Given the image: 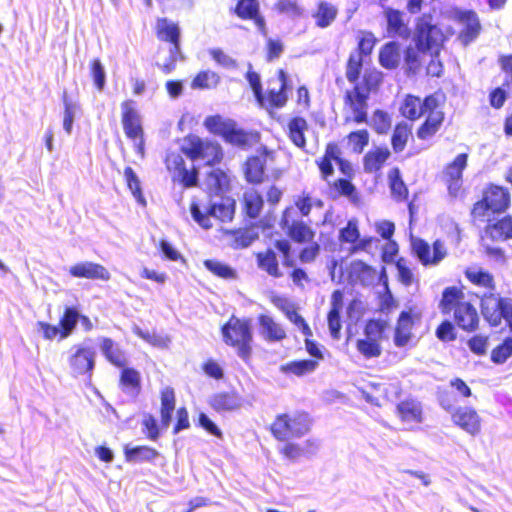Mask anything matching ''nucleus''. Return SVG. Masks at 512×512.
Listing matches in <instances>:
<instances>
[{"mask_svg":"<svg viewBox=\"0 0 512 512\" xmlns=\"http://www.w3.org/2000/svg\"><path fill=\"white\" fill-rule=\"evenodd\" d=\"M277 77L280 81V87L276 89H268L263 93V99L258 104L262 107L270 109H280L286 106L288 102L289 77L284 69L277 70Z\"/></svg>","mask_w":512,"mask_h":512,"instance_id":"obj_24","label":"nucleus"},{"mask_svg":"<svg viewBox=\"0 0 512 512\" xmlns=\"http://www.w3.org/2000/svg\"><path fill=\"white\" fill-rule=\"evenodd\" d=\"M346 140L348 147H350L353 152L360 154L369 144L370 134L367 129H358L348 133Z\"/></svg>","mask_w":512,"mask_h":512,"instance_id":"obj_59","label":"nucleus"},{"mask_svg":"<svg viewBox=\"0 0 512 512\" xmlns=\"http://www.w3.org/2000/svg\"><path fill=\"white\" fill-rule=\"evenodd\" d=\"M511 206V193L507 187L489 183L483 191L481 198L471 208V216L477 220H484L489 214H502Z\"/></svg>","mask_w":512,"mask_h":512,"instance_id":"obj_8","label":"nucleus"},{"mask_svg":"<svg viewBox=\"0 0 512 512\" xmlns=\"http://www.w3.org/2000/svg\"><path fill=\"white\" fill-rule=\"evenodd\" d=\"M180 151L190 160H203L210 167L220 164L224 158L223 148L218 142L203 140L196 135L186 136Z\"/></svg>","mask_w":512,"mask_h":512,"instance_id":"obj_10","label":"nucleus"},{"mask_svg":"<svg viewBox=\"0 0 512 512\" xmlns=\"http://www.w3.org/2000/svg\"><path fill=\"white\" fill-rule=\"evenodd\" d=\"M204 127L213 135L220 136L226 143L240 148H248L256 144L260 135L258 132H247L238 128L235 121L224 119L220 115L205 118Z\"/></svg>","mask_w":512,"mask_h":512,"instance_id":"obj_5","label":"nucleus"},{"mask_svg":"<svg viewBox=\"0 0 512 512\" xmlns=\"http://www.w3.org/2000/svg\"><path fill=\"white\" fill-rule=\"evenodd\" d=\"M383 81L382 73L376 68L366 69L361 80L350 82L352 88L343 94L344 124H363L368 122L369 99L378 91Z\"/></svg>","mask_w":512,"mask_h":512,"instance_id":"obj_2","label":"nucleus"},{"mask_svg":"<svg viewBox=\"0 0 512 512\" xmlns=\"http://www.w3.org/2000/svg\"><path fill=\"white\" fill-rule=\"evenodd\" d=\"M308 130V123L305 118L296 116L291 118L287 124V135L290 141L298 148L306 147L305 132Z\"/></svg>","mask_w":512,"mask_h":512,"instance_id":"obj_47","label":"nucleus"},{"mask_svg":"<svg viewBox=\"0 0 512 512\" xmlns=\"http://www.w3.org/2000/svg\"><path fill=\"white\" fill-rule=\"evenodd\" d=\"M375 44L376 39L371 33L363 35L358 40L356 51L349 54L346 62L345 75L348 82H354L360 78L364 58L371 55Z\"/></svg>","mask_w":512,"mask_h":512,"instance_id":"obj_16","label":"nucleus"},{"mask_svg":"<svg viewBox=\"0 0 512 512\" xmlns=\"http://www.w3.org/2000/svg\"><path fill=\"white\" fill-rule=\"evenodd\" d=\"M176 407L175 391L172 387H165L160 392V423L167 428L171 422Z\"/></svg>","mask_w":512,"mask_h":512,"instance_id":"obj_46","label":"nucleus"},{"mask_svg":"<svg viewBox=\"0 0 512 512\" xmlns=\"http://www.w3.org/2000/svg\"><path fill=\"white\" fill-rule=\"evenodd\" d=\"M512 356V337H507L491 351V361L496 364L504 363Z\"/></svg>","mask_w":512,"mask_h":512,"instance_id":"obj_63","label":"nucleus"},{"mask_svg":"<svg viewBox=\"0 0 512 512\" xmlns=\"http://www.w3.org/2000/svg\"><path fill=\"white\" fill-rule=\"evenodd\" d=\"M121 124L125 136L135 143L136 152L144 155V129L141 116L137 110V104L132 99L121 102Z\"/></svg>","mask_w":512,"mask_h":512,"instance_id":"obj_14","label":"nucleus"},{"mask_svg":"<svg viewBox=\"0 0 512 512\" xmlns=\"http://www.w3.org/2000/svg\"><path fill=\"white\" fill-rule=\"evenodd\" d=\"M209 405L218 413L229 412L239 409L242 405V400L236 391H221L211 396Z\"/></svg>","mask_w":512,"mask_h":512,"instance_id":"obj_37","label":"nucleus"},{"mask_svg":"<svg viewBox=\"0 0 512 512\" xmlns=\"http://www.w3.org/2000/svg\"><path fill=\"white\" fill-rule=\"evenodd\" d=\"M96 351L89 346L76 345L68 358V364L74 376L91 378L95 368Z\"/></svg>","mask_w":512,"mask_h":512,"instance_id":"obj_20","label":"nucleus"},{"mask_svg":"<svg viewBox=\"0 0 512 512\" xmlns=\"http://www.w3.org/2000/svg\"><path fill=\"white\" fill-rule=\"evenodd\" d=\"M317 368V360L301 359L282 364L279 370L285 375L303 377L313 373Z\"/></svg>","mask_w":512,"mask_h":512,"instance_id":"obj_50","label":"nucleus"},{"mask_svg":"<svg viewBox=\"0 0 512 512\" xmlns=\"http://www.w3.org/2000/svg\"><path fill=\"white\" fill-rule=\"evenodd\" d=\"M337 15L338 9L336 6L327 1H319L312 17L315 20V25L323 29L330 26L337 18Z\"/></svg>","mask_w":512,"mask_h":512,"instance_id":"obj_51","label":"nucleus"},{"mask_svg":"<svg viewBox=\"0 0 512 512\" xmlns=\"http://www.w3.org/2000/svg\"><path fill=\"white\" fill-rule=\"evenodd\" d=\"M453 19L461 25L457 40L464 46L473 43L481 34L482 25L478 14L474 10L455 9Z\"/></svg>","mask_w":512,"mask_h":512,"instance_id":"obj_17","label":"nucleus"},{"mask_svg":"<svg viewBox=\"0 0 512 512\" xmlns=\"http://www.w3.org/2000/svg\"><path fill=\"white\" fill-rule=\"evenodd\" d=\"M452 421L462 430L475 435L480 432L481 418L472 407L457 408L451 415Z\"/></svg>","mask_w":512,"mask_h":512,"instance_id":"obj_33","label":"nucleus"},{"mask_svg":"<svg viewBox=\"0 0 512 512\" xmlns=\"http://www.w3.org/2000/svg\"><path fill=\"white\" fill-rule=\"evenodd\" d=\"M497 62L504 74L503 87L507 90L512 89V53L499 55Z\"/></svg>","mask_w":512,"mask_h":512,"instance_id":"obj_64","label":"nucleus"},{"mask_svg":"<svg viewBox=\"0 0 512 512\" xmlns=\"http://www.w3.org/2000/svg\"><path fill=\"white\" fill-rule=\"evenodd\" d=\"M204 267L214 276L230 280L235 279L236 271L228 264L217 259H206L203 261Z\"/></svg>","mask_w":512,"mask_h":512,"instance_id":"obj_58","label":"nucleus"},{"mask_svg":"<svg viewBox=\"0 0 512 512\" xmlns=\"http://www.w3.org/2000/svg\"><path fill=\"white\" fill-rule=\"evenodd\" d=\"M79 320V311L75 306H66L59 318V331L61 339H66L72 335Z\"/></svg>","mask_w":512,"mask_h":512,"instance_id":"obj_54","label":"nucleus"},{"mask_svg":"<svg viewBox=\"0 0 512 512\" xmlns=\"http://www.w3.org/2000/svg\"><path fill=\"white\" fill-rule=\"evenodd\" d=\"M350 275L365 284L374 279L376 270L361 260H355L350 264Z\"/></svg>","mask_w":512,"mask_h":512,"instance_id":"obj_61","label":"nucleus"},{"mask_svg":"<svg viewBox=\"0 0 512 512\" xmlns=\"http://www.w3.org/2000/svg\"><path fill=\"white\" fill-rule=\"evenodd\" d=\"M241 206L242 213L246 218L257 219L264 207L262 194L255 189L245 191L242 195Z\"/></svg>","mask_w":512,"mask_h":512,"instance_id":"obj_41","label":"nucleus"},{"mask_svg":"<svg viewBox=\"0 0 512 512\" xmlns=\"http://www.w3.org/2000/svg\"><path fill=\"white\" fill-rule=\"evenodd\" d=\"M464 276L472 285L488 291L480 297V310L484 320L491 327L500 326L504 320L512 332V299L495 293L496 282L493 274L481 268L468 267L464 270Z\"/></svg>","mask_w":512,"mask_h":512,"instance_id":"obj_1","label":"nucleus"},{"mask_svg":"<svg viewBox=\"0 0 512 512\" xmlns=\"http://www.w3.org/2000/svg\"><path fill=\"white\" fill-rule=\"evenodd\" d=\"M420 318V314L411 311H402L399 314L394 329V344L397 347L408 345L413 337V329Z\"/></svg>","mask_w":512,"mask_h":512,"instance_id":"obj_25","label":"nucleus"},{"mask_svg":"<svg viewBox=\"0 0 512 512\" xmlns=\"http://www.w3.org/2000/svg\"><path fill=\"white\" fill-rule=\"evenodd\" d=\"M443 107L432 108L423 116V121L416 128V137L419 141H429L440 132L446 119Z\"/></svg>","mask_w":512,"mask_h":512,"instance_id":"obj_23","label":"nucleus"},{"mask_svg":"<svg viewBox=\"0 0 512 512\" xmlns=\"http://www.w3.org/2000/svg\"><path fill=\"white\" fill-rule=\"evenodd\" d=\"M428 55V51L419 46H407L404 49L403 61L407 74L416 75L423 67V57Z\"/></svg>","mask_w":512,"mask_h":512,"instance_id":"obj_45","label":"nucleus"},{"mask_svg":"<svg viewBox=\"0 0 512 512\" xmlns=\"http://www.w3.org/2000/svg\"><path fill=\"white\" fill-rule=\"evenodd\" d=\"M371 127L378 135H386L392 129V117L383 109H375L371 117Z\"/></svg>","mask_w":512,"mask_h":512,"instance_id":"obj_57","label":"nucleus"},{"mask_svg":"<svg viewBox=\"0 0 512 512\" xmlns=\"http://www.w3.org/2000/svg\"><path fill=\"white\" fill-rule=\"evenodd\" d=\"M389 327L382 319H369L363 328V337L357 339L356 349L366 359L378 358L382 354V341Z\"/></svg>","mask_w":512,"mask_h":512,"instance_id":"obj_11","label":"nucleus"},{"mask_svg":"<svg viewBox=\"0 0 512 512\" xmlns=\"http://www.w3.org/2000/svg\"><path fill=\"white\" fill-rule=\"evenodd\" d=\"M69 274L75 278L108 281L111 278L109 270L102 264L85 261L78 262L69 268Z\"/></svg>","mask_w":512,"mask_h":512,"instance_id":"obj_32","label":"nucleus"},{"mask_svg":"<svg viewBox=\"0 0 512 512\" xmlns=\"http://www.w3.org/2000/svg\"><path fill=\"white\" fill-rule=\"evenodd\" d=\"M412 249L423 266L437 265L447 255V251L440 240H435L431 246L423 239H416L412 243Z\"/></svg>","mask_w":512,"mask_h":512,"instance_id":"obj_22","label":"nucleus"},{"mask_svg":"<svg viewBox=\"0 0 512 512\" xmlns=\"http://www.w3.org/2000/svg\"><path fill=\"white\" fill-rule=\"evenodd\" d=\"M223 235L227 238L228 245L235 250L247 248L259 238L256 223L225 230Z\"/></svg>","mask_w":512,"mask_h":512,"instance_id":"obj_29","label":"nucleus"},{"mask_svg":"<svg viewBox=\"0 0 512 512\" xmlns=\"http://www.w3.org/2000/svg\"><path fill=\"white\" fill-rule=\"evenodd\" d=\"M275 153L263 146L256 155L247 157L244 163V176L248 183L258 185L265 179V165L267 162H273Z\"/></svg>","mask_w":512,"mask_h":512,"instance_id":"obj_19","label":"nucleus"},{"mask_svg":"<svg viewBox=\"0 0 512 512\" xmlns=\"http://www.w3.org/2000/svg\"><path fill=\"white\" fill-rule=\"evenodd\" d=\"M154 33L158 41L169 45V57L160 68L164 74H170L175 70L177 62L185 58L181 50L180 26L166 17H160L156 19Z\"/></svg>","mask_w":512,"mask_h":512,"instance_id":"obj_9","label":"nucleus"},{"mask_svg":"<svg viewBox=\"0 0 512 512\" xmlns=\"http://www.w3.org/2000/svg\"><path fill=\"white\" fill-rule=\"evenodd\" d=\"M190 212L194 221L203 229H210L213 224L211 217L221 222H229L235 214V201L233 199H225L219 203L211 204L205 212H202L200 206L196 202L190 204Z\"/></svg>","mask_w":512,"mask_h":512,"instance_id":"obj_15","label":"nucleus"},{"mask_svg":"<svg viewBox=\"0 0 512 512\" xmlns=\"http://www.w3.org/2000/svg\"><path fill=\"white\" fill-rule=\"evenodd\" d=\"M274 9L280 13L291 18H299L303 15V8L296 0H278L274 4Z\"/></svg>","mask_w":512,"mask_h":512,"instance_id":"obj_62","label":"nucleus"},{"mask_svg":"<svg viewBox=\"0 0 512 512\" xmlns=\"http://www.w3.org/2000/svg\"><path fill=\"white\" fill-rule=\"evenodd\" d=\"M223 342L233 348L237 355L248 362L253 353V327L249 318L231 315L221 326Z\"/></svg>","mask_w":512,"mask_h":512,"instance_id":"obj_4","label":"nucleus"},{"mask_svg":"<svg viewBox=\"0 0 512 512\" xmlns=\"http://www.w3.org/2000/svg\"><path fill=\"white\" fill-rule=\"evenodd\" d=\"M123 453L126 462H153L160 455L158 450L147 445L134 447L126 445Z\"/></svg>","mask_w":512,"mask_h":512,"instance_id":"obj_48","label":"nucleus"},{"mask_svg":"<svg viewBox=\"0 0 512 512\" xmlns=\"http://www.w3.org/2000/svg\"><path fill=\"white\" fill-rule=\"evenodd\" d=\"M233 13L241 20L252 21L262 34L266 33V21L258 0H237Z\"/></svg>","mask_w":512,"mask_h":512,"instance_id":"obj_27","label":"nucleus"},{"mask_svg":"<svg viewBox=\"0 0 512 512\" xmlns=\"http://www.w3.org/2000/svg\"><path fill=\"white\" fill-rule=\"evenodd\" d=\"M123 175L126 186L131 191L133 197L140 205L146 206L147 202L142 192L140 179L138 178L133 168L130 166L125 167Z\"/></svg>","mask_w":512,"mask_h":512,"instance_id":"obj_56","label":"nucleus"},{"mask_svg":"<svg viewBox=\"0 0 512 512\" xmlns=\"http://www.w3.org/2000/svg\"><path fill=\"white\" fill-rule=\"evenodd\" d=\"M379 63L385 69H396L400 63L399 43L395 41L385 43L379 51Z\"/></svg>","mask_w":512,"mask_h":512,"instance_id":"obj_52","label":"nucleus"},{"mask_svg":"<svg viewBox=\"0 0 512 512\" xmlns=\"http://www.w3.org/2000/svg\"><path fill=\"white\" fill-rule=\"evenodd\" d=\"M220 83V76L211 70L199 71L191 81V88L194 90H205L215 88Z\"/></svg>","mask_w":512,"mask_h":512,"instance_id":"obj_55","label":"nucleus"},{"mask_svg":"<svg viewBox=\"0 0 512 512\" xmlns=\"http://www.w3.org/2000/svg\"><path fill=\"white\" fill-rule=\"evenodd\" d=\"M312 420L305 411L284 412L275 416L269 426L273 438L279 442L300 438L311 429Z\"/></svg>","mask_w":512,"mask_h":512,"instance_id":"obj_7","label":"nucleus"},{"mask_svg":"<svg viewBox=\"0 0 512 512\" xmlns=\"http://www.w3.org/2000/svg\"><path fill=\"white\" fill-rule=\"evenodd\" d=\"M468 158L467 153H460L443 168L442 180L453 196H456L462 187L463 172L468 165Z\"/></svg>","mask_w":512,"mask_h":512,"instance_id":"obj_21","label":"nucleus"},{"mask_svg":"<svg viewBox=\"0 0 512 512\" xmlns=\"http://www.w3.org/2000/svg\"><path fill=\"white\" fill-rule=\"evenodd\" d=\"M484 233L492 242H504L512 239V216L504 215L487 223Z\"/></svg>","mask_w":512,"mask_h":512,"instance_id":"obj_34","label":"nucleus"},{"mask_svg":"<svg viewBox=\"0 0 512 512\" xmlns=\"http://www.w3.org/2000/svg\"><path fill=\"white\" fill-rule=\"evenodd\" d=\"M391 131L390 144L394 153L403 152L413 138V126L405 120L397 122Z\"/></svg>","mask_w":512,"mask_h":512,"instance_id":"obj_39","label":"nucleus"},{"mask_svg":"<svg viewBox=\"0 0 512 512\" xmlns=\"http://www.w3.org/2000/svg\"><path fill=\"white\" fill-rule=\"evenodd\" d=\"M165 165L168 171L176 175V179L182 187L192 188L198 186V169L195 166L187 169L181 153L176 151L168 152L165 157Z\"/></svg>","mask_w":512,"mask_h":512,"instance_id":"obj_18","label":"nucleus"},{"mask_svg":"<svg viewBox=\"0 0 512 512\" xmlns=\"http://www.w3.org/2000/svg\"><path fill=\"white\" fill-rule=\"evenodd\" d=\"M468 300L463 286H448L441 293L438 308L443 315L457 312Z\"/></svg>","mask_w":512,"mask_h":512,"instance_id":"obj_30","label":"nucleus"},{"mask_svg":"<svg viewBox=\"0 0 512 512\" xmlns=\"http://www.w3.org/2000/svg\"><path fill=\"white\" fill-rule=\"evenodd\" d=\"M270 302L280 310L285 317L304 335L305 349L311 356L310 360H317V366L324 359L318 343L312 339L313 331L307 321L299 312V307L288 298L281 295H272Z\"/></svg>","mask_w":512,"mask_h":512,"instance_id":"obj_6","label":"nucleus"},{"mask_svg":"<svg viewBox=\"0 0 512 512\" xmlns=\"http://www.w3.org/2000/svg\"><path fill=\"white\" fill-rule=\"evenodd\" d=\"M206 185L215 195H221L230 190V176L227 171L220 168L212 169L206 175Z\"/></svg>","mask_w":512,"mask_h":512,"instance_id":"obj_44","label":"nucleus"},{"mask_svg":"<svg viewBox=\"0 0 512 512\" xmlns=\"http://www.w3.org/2000/svg\"><path fill=\"white\" fill-rule=\"evenodd\" d=\"M257 267L272 278L283 276L276 252L272 248H266L255 253Z\"/></svg>","mask_w":512,"mask_h":512,"instance_id":"obj_40","label":"nucleus"},{"mask_svg":"<svg viewBox=\"0 0 512 512\" xmlns=\"http://www.w3.org/2000/svg\"><path fill=\"white\" fill-rule=\"evenodd\" d=\"M446 96L442 91H435L434 93L420 98L414 94H406L399 106L400 115L410 122L420 120L430 109L444 106Z\"/></svg>","mask_w":512,"mask_h":512,"instance_id":"obj_12","label":"nucleus"},{"mask_svg":"<svg viewBox=\"0 0 512 512\" xmlns=\"http://www.w3.org/2000/svg\"><path fill=\"white\" fill-rule=\"evenodd\" d=\"M119 386L126 394L137 397L142 390L140 372L125 365L124 368H121Z\"/></svg>","mask_w":512,"mask_h":512,"instance_id":"obj_43","label":"nucleus"},{"mask_svg":"<svg viewBox=\"0 0 512 512\" xmlns=\"http://www.w3.org/2000/svg\"><path fill=\"white\" fill-rule=\"evenodd\" d=\"M100 349L105 359L118 368H124L126 365V357L119 345L111 338L104 337L100 342Z\"/></svg>","mask_w":512,"mask_h":512,"instance_id":"obj_49","label":"nucleus"},{"mask_svg":"<svg viewBox=\"0 0 512 512\" xmlns=\"http://www.w3.org/2000/svg\"><path fill=\"white\" fill-rule=\"evenodd\" d=\"M263 338L270 343L281 342L287 337L285 328L267 314H260L257 318Z\"/></svg>","mask_w":512,"mask_h":512,"instance_id":"obj_38","label":"nucleus"},{"mask_svg":"<svg viewBox=\"0 0 512 512\" xmlns=\"http://www.w3.org/2000/svg\"><path fill=\"white\" fill-rule=\"evenodd\" d=\"M383 15L386 21V32L389 37L409 38L411 33L404 12L393 7H385Z\"/></svg>","mask_w":512,"mask_h":512,"instance_id":"obj_26","label":"nucleus"},{"mask_svg":"<svg viewBox=\"0 0 512 512\" xmlns=\"http://www.w3.org/2000/svg\"><path fill=\"white\" fill-rule=\"evenodd\" d=\"M398 418L406 424H420L423 421V409L417 400L407 398L400 401L395 409Z\"/></svg>","mask_w":512,"mask_h":512,"instance_id":"obj_36","label":"nucleus"},{"mask_svg":"<svg viewBox=\"0 0 512 512\" xmlns=\"http://www.w3.org/2000/svg\"><path fill=\"white\" fill-rule=\"evenodd\" d=\"M391 152L385 146H378L369 150L363 157V168L367 173H377L390 158Z\"/></svg>","mask_w":512,"mask_h":512,"instance_id":"obj_42","label":"nucleus"},{"mask_svg":"<svg viewBox=\"0 0 512 512\" xmlns=\"http://www.w3.org/2000/svg\"><path fill=\"white\" fill-rule=\"evenodd\" d=\"M333 162L338 166L339 171L345 178L353 179L355 175L353 165L342 157V150L335 141L328 142L325 145L323 155L315 160L320 178L325 182H328L334 175Z\"/></svg>","mask_w":512,"mask_h":512,"instance_id":"obj_13","label":"nucleus"},{"mask_svg":"<svg viewBox=\"0 0 512 512\" xmlns=\"http://www.w3.org/2000/svg\"><path fill=\"white\" fill-rule=\"evenodd\" d=\"M452 315L455 324L467 333L475 332L479 327L480 319L477 309L470 301L462 305V307Z\"/></svg>","mask_w":512,"mask_h":512,"instance_id":"obj_35","label":"nucleus"},{"mask_svg":"<svg viewBox=\"0 0 512 512\" xmlns=\"http://www.w3.org/2000/svg\"><path fill=\"white\" fill-rule=\"evenodd\" d=\"M338 240L341 244L351 245L349 248L350 255L367 250L372 243L371 237L360 239V232L355 220H349L346 226L340 229Z\"/></svg>","mask_w":512,"mask_h":512,"instance_id":"obj_28","label":"nucleus"},{"mask_svg":"<svg viewBox=\"0 0 512 512\" xmlns=\"http://www.w3.org/2000/svg\"><path fill=\"white\" fill-rule=\"evenodd\" d=\"M387 176L392 197L398 202L406 201L409 196V190L402 179L400 169L398 167L391 168Z\"/></svg>","mask_w":512,"mask_h":512,"instance_id":"obj_53","label":"nucleus"},{"mask_svg":"<svg viewBox=\"0 0 512 512\" xmlns=\"http://www.w3.org/2000/svg\"><path fill=\"white\" fill-rule=\"evenodd\" d=\"M280 225L283 229H286L287 236L296 243H310L315 238V231L306 222L303 220L290 222L286 216V211L281 217Z\"/></svg>","mask_w":512,"mask_h":512,"instance_id":"obj_31","label":"nucleus"},{"mask_svg":"<svg viewBox=\"0 0 512 512\" xmlns=\"http://www.w3.org/2000/svg\"><path fill=\"white\" fill-rule=\"evenodd\" d=\"M448 33L435 22L432 14L424 13L416 18L414 24L413 44L428 51L430 61L426 66V74L431 77H440L443 73V65L439 57L444 50Z\"/></svg>","mask_w":512,"mask_h":512,"instance_id":"obj_3","label":"nucleus"},{"mask_svg":"<svg viewBox=\"0 0 512 512\" xmlns=\"http://www.w3.org/2000/svg\"><path fill=\"white\" fill-rule=\"evenodd\" d=\"M350 178H338L332 182L330 180L327 182L329 184V189L332 193H334L335 197H348L355 198L356 197V187L351 182Z\"/></svg>","mask_w":512,"mask_h":512,"instance_id":"obj_60","label":"nucleus"}]
</instances>
